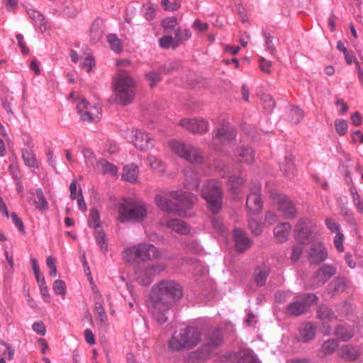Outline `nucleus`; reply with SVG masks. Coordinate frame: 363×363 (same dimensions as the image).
<instances>
[{"label":"nucleus","instance_id":"f257e3e1","mask_svg":"<svg viewBox=\"0 0 363 363\" xmlns=\"http://www.w3.org/2000/svg\"><path fill=\"white\" fill-rule=\"evenodd\" d=\"M182 296V289L173 280H162L152 287L148 310L154 320L163 324L168 320L169 310Z\"/></svg>","mask_w":363,"mask_h":363},{"label":"nucleus","instance_id":"f03ea898","mask_svg":"<svg viewBox=\"0 0 363 363\" xmlns=\"http://www.w3.org/2000/svg\"><path fill=\"white\" fill-rule=\"evenodd\" d=\"M170 196L176 201L173 202L160 194L156 195V205L163 211L177 213L179 216H183L186 211L190 208L196 200L195 194L182 190L170 192Z\"/></svg>","mask_w":363,"mask_h":363},{"label":"nucleus","instance_id":"7ed1b4c3","mask_svg":"<svg viewBox=\"0 0 363 363\" xmlns=\"http://www.w3.org/2000/svg\"><path fill=\"white\" fill-rule=\"evenodd\" d=\"M136 82L126 71L120 70L112 79L114 101L122 106L132 103L135 96Z\"/></svg>","mask_w":363,"mask_h":363},{"label":"nucleus","instance_id":"20e7f679","mask_svg":"<svg viewBox=\"0 0 363 363\" xmlns=\"http://www.w3.org/2000/svg\"><path fill=\"white\" fill-rule=\"evenodd\" d=\"M201 333L196 328L188 326L174 332L168 341V349L172 352L191 350L201 342Z\"/></svg>","mask_w":363,"mask_h":363},{"label":"nucleus","instance_id":"39448f33","mask_svg":"<svg viewBox=\"0 0 363 363\" xmlns=\"http://www.w3.org/2000/svg\"><path fill=\"white\" fill-rule=\"evenodd\" d=\"M118 220L124 222H140L147 217V207L136 199H124L118 206Z\"/></svg>","mask_w":363,"mask_h":363},{"label":"nucleus","instance_id":"423d86ee","mask_svg":"<svg viewBox=\"0 0 363 363\" xmlns=\"http://www.w3.org/2000/svg\"><path fill=\"white\" fill-rule=\"evenodd\" d=\"M295 238L299 243L292 246L290 259L293 262H298L303 252V245L313 243L315 238V234L310 230V221L301 219L298 221L294 230Z\"/></svg>","mask_w":363,"mask_h":363},{"label":"nucleus","instance_id":"0eeeda50","mask_svg":"<svg viewBox=\"0 0 363 363\" xmlns=\"http://www.w3.org/2000/svg\"><path fill=\"white\" fill-rule=\"evenodd\" d=\"M169 147L176 155L191 164H201L203 161L201 151L191 144L172 140L169 142Z\"/></svg>","mask_w":363,"mask_h":363},{"label":"nucleus","instance_id":"6e6552de","mask_svg":"<svg viewBox=\"0 0 363 363\" xmlns=\"http://www.w3.org/2000/svg\"><path fill=\"white\" fill-rule=\"evenodd\" d=\"M222 342V335L220 330L214 328L211 330L208 335V342L201 350L193 351L187 354V359L189 362H194L199 360H205L208 359V355L211 353L212 349L219 346Z\"/></svg>","mask_w":363,"mask_h":363},{"label":"nucleus","instance_id":"1a4fd4ad","mask_svg":"<svg viewBox=\"0 0 363 363\" xmlns=\"http://www.w3.org/2000/svg\"><path fill=\"white\" fill-rule=\"evenodd\" d=\"M201 196L207 201L211 211L217 213L221 209L222 192L218 181L211 180L201 189Z\"/></svg>","mask_w":363,"mask_h":363},{"label":"nucleus","instance_id":"9d476101","mask_svg":"<svg viewBox=\"0 0 363 363\" xmlns=\"http://www.w3.org/2000/svg\"><path fill=\"white\" fill-rule=\"evenodd\" d=\"M76 106L82 121L96 122L101 118V106L99 103H94L91 105L86 99H81L77 103Z\"/></svg>","mask_w":363,"mask_h":363},{"label":"nucleus","instance_id":"9b49d317","mask_svg":"<svg viewBox=\"0 0 363 363\" xmlns=\"http://www.w3.org/2000/svg\"><path fill=\"white\" fill-rule=\"evenodd\" d=\"M318 296L314 294H306L300 296L299 300L294 301L286 308V314L290 316H299L308 312L311 305L317 302Z\"/></svg>","mask_w":363,"mask_h":363},{"label":"nucleus","instance_id":"f8f14e48","mask_svg":"<svg viewBox=\"0 0 363 363\" xmlns=\"http://www.w3.org/2000/svg\"><path fill=\"white\" fill-rule=\"evenodd\" d=\"M271 199L274 203L277 204L278 208L285 218H294L297 215L295 206L286 196L274 193L271 195Z\"/></svg>","mask_w":363,"mask_h":363},{"label":"nucleus","instance_id":"ddd939ff","mask_svg":"<svg viewBox=\"0 0 363 363\" xmlns=\"http://www.w3.org/2000/svg\"><path fill=\"white\" fill-rule=\"evenodd\" d=\"M128 138L137 149L141 151L147 150L151 146V136L142 130L132 129L129 131Z\"/></svg>","mask_w":363,"mask_h":363},{"label":"nucleus","instance_id":"4468645a","mask_svg":"<svg viewBox=\"0 0 363 363\" xmlns=\"http://www.w3.org/2000/svg\"><path fill=\"white\" fill-rule=\"evenodd\" d=\"M235 129L228 124H222L218 128L215 135L213 137V143L216 145L228 146L235 139Z\"/></svg>","mask_w":363,"mask_h":363},{"label":"nucleus","instance_id":"2eb2a0df","mask_svg":"<svg viewBox=\"0 0 363 363\" xmlns=\"http://www.w3.org/2000/svg\"><path fill=\"white\" fill-rule=\"evenodd\" d=\"M307 259L311 264H320L328 257V252L320 242L313 241L307 251Z\"/></svg>","mask_w":363,"mask_h":363},{"label":"nucleus","instance_id":"dca6fc26","mask_svg":"<svg viewBox=\"0 0 363 363\" xmlns=\"http://www.w3.org/2000/svg\"><path fill=\"white\" fill-rule=\"evenodd\" d=\"M260 185L255 184V186H251L250 187V193L247 195V212L250 213L255 214L258 213L261 211L262 207V201L260 198Z\"/></svg>","mask_w":363,"mask_h":363},{"label":"nucleus","instance_id":"f3484780","mask_svg":"<svg viewBox=\"0 0 363 363\" xmlns=\"http://www.w3.org/2000/svg\"><path fill=\"white\" fill-rule=\"evenodd\" d=\"M337 273L335 267L330 264H324L315 273L312 278V286L318 288L327 282L331 277Z\"/></svg>","mask_w":363,"mask_h":363},{"label":"nucleus","instance_id":"a211bd4d","mask_svg":"<svg viewBox=\"0 0 363 363\" xmlns=\"http://www.w3.org/2000/svg\"><path fill=\"white\" fill-rule=\"evenodd\" d=\"M136 247L138 250L139 259L143 262L160 259L162 257L161 250L150 243H141L136 245Z\"/></svg>","mask_w":363,"mask_h":363},{"label":"nucleus","instance_id":"6ab92c4d","mask_svg":"<svg viewBox=\"0 0 363 363\" xmlns=\"http://www.w3.org/2000/svg\"><path fill=\"white\" fill-rule=\"evenodd\" d=\"M180 125L193 133H203L208 130V123L204 119H182Z\"/></svg>","mask_w":363,"mask_h":363},{"label":"nucleus","instance_id":"aec40b11","mask_svg":"<svg viewBox=\"0 0 363 363\" xmlns=\"http://www.w3.org/2000/svg\"><path fill=\"white\" fill-rule=\"evenodd\" d=\"M233 240H235V249L242 252L251 245V240L247 238L245 233L240 228L233 229Z\"/></svg>","mask_w":363,"mask_h":363},{"label":"nucleus","instance_id":"412c9836","mask_svg":"<svg viewBox=\"0 0 363 363\" xmlns=\"http://www.w3.org/2000/svg\"><path fill=\"white\" fill-rule=\"evenodd\" d=\"M339 354L340 358L347 362H354L360 357L359 348L350 344L342 345L340 348Z\"/></svg>","mask_w":363,"mask_h":363},{"label":"nucleus","instance_id":"4be33fe9","mask_svg":"<svg viewBox=\"0 0 363 363\" xmlns=\"http://www.w3.org/2000/svg\"><path fill=\"white\" fill-rule=\"evenodd\" d=\"M29 203L34 205L35 208L40 211H44L48 209V201L43 195L41 188H38L34 192L30 193Z\"/></svg>","mask_w":363,"mask_h":363},{"label":"nucleus","instance_id":"5701e85b","mask_svg":"<svg viewBox=\"0 0 363 363\" xmlns=\"http://www.w3.org/2000/svg\"><path fill=\"white\" fill-rule=\"evenodd\" d=\"M185 181H184V186L191 191H197L199 186V177L196 172L191 169H186L184 171Z\"/></svg>","mask_w":363,"mask_h":363},{"label":"nucleus","instance_id":"b1692460","mask_svg":"<svg viewBox=\"0 0 363 363\" xmlns=\"http://www.w3.org/2000/svg\"><path fill=\"white\" fill-rule=\"evenodd\" d=\"M315 335V326L311 323H304L299 326V340L308 342L313 340Z\"/></svg>","mask_w":363,"mask_h":363},{"label":"nucleus","instance_id":"393cba45","mask_svg":"<svg viewBox=\"0 0 363 363\" xmlns=\"http://www.w3.org/2000/svg\"><path fill=\"white\" fill-rule=\"evenodd\" d=\"M164 224H165V226L169 229H172V230L179 234L187 235L189 233V225L185 222L178 218L168 220Z\"/></svg>","mask_w":363,"mask_h":363},{"label":"nucleus","instance_id":"a878e982","mask_svg":"<svg viewBox=\"0 0 363 363\" xmlns=\"http://www.w3.org/2000/svg\"><path fill=\"white\" fill-rule=\"evenodd\" d=\"M235 156L238 162L251 164L254 161L253 150L247 147L242 146L238 148L237 150H235Z\"/></svg>","mask_w":363,"mask_h":363},{"label":"nucleus","instance_id":"bb28decb","mask_svg":"<svg viewBox=\"0 0 363 363\" xmlns=\"http://www.w3.org/2000/svg\"><path fill=\"white\" fill-rule=\"evenodd\" d=\"M291 231V225L289 223H283L274 228V237L280 243H284L288 240V235Z\"/></svg>","mask_w":363,"mask_h":363},{"label":"nucleus","instance_id":"cd10ccee","mask_svg":"<svg viewBox=\"0 0 363 363\" xmlns=\"http://www.w3.org/2000/svg\"><path fill=\"white\" fill-rule=\"evenodd\" d=\"M335 335L337 339L347 342L350 340L353 335H354V330L350 326H345L344 325H338L335 328Z\"/></svg>","mask_w":363,"mask_h":363},{"label":"nucleus","instance_id":"c85d7f7f","mask_svg":"<svg viewBox=\"0 0 363 363\" xmlns=\"http://www.w3.org/2000/svg\"><path fill=\"white\" fill-rule=\"evenodd\" d=\"M347 281L345 277H337L328 286V290L332 295H337L345 291Z\"/></svg>","mask_w":363,"mask_h":363},{"label":"nucleus","instance_id":"c756f323","mask_svg":"<svg viewBox=\"0 0 363 363\" xmlns=\"http://www.w3.org/2000/svg\"><path fill=\"white\" fill-rule=\"evenodd\" d=\"M94 294H96V303H94V311H96V315H98V320L101 323H105L107 321V315L104 311V308L102 306V296L99 294V289L94 288Z\"/></svg>","mask_w":363,"mask_h":363},{"label":"nucleus","instance_id":"7c9ffc66","mask_svg":"<svg viewBox=\"0 0 363 363\" xmlns=\"http://www.w3.org/2000/svg\"><path fill=\"white\" fill-rule=\"evenodd\" d=\"M121 177L124 181L135 182L138 178V167L133 164L126 165L123 168Z\"/></svg>","mask_w":363,"mask_h":363},{"label":"nucleus","instance_id":"2f4dec72","mask_svg":"<svg viewBox=\"0 0 363 363\" xmlns=\"http://www.w3.org/2000/svg\"><path fill=\"white\" fill-rule=\"evenodd\" d=\"M303 110L298 106H292L289 108V110H288L287 118L288 121L291 122V123L296 125L303 120Z\"/></svg>","mask_w":363,"mask_h":363},{"label":"nucleus","instance_id":"473e14b6","mask_svg":"<svg viewBox=\"0 0 363 363\" xmlns=\"http://www.w3.org/2000/svg\"><path fill=\"white\" fill-rule=\"evenodd\" d=\"M156 274L150 273L149 271L140 268L136 272V276H138V283L142 286H148L152 283V279Z\"/></svg>","mask_w":363,"mask_h":363},{"label":"nucleus","instance_id":"72a5a7b5","mask_svg":"<svg viewBox=\"0 0 363 363\" xmlns=\"http://www.w3.org/2000/svg\"><path fill=\"white\" fill-rule=\"evenodd\" d=\"M106 42H108L111 50L115 53L120 54L122 52V43L116 34L106 35Z\"/></svg>","mask_w":363,"mask_h":363},{"label":"nucleus","instance_id":"f704fd0d","mask_svg":"<svg viewBox=\"0 0 363 363\" xmlns=\"http://www.w3.org/2000/svg\"><path fill=\"white\" fill-rule=\"evenodd\" d=\"M281 171L288 178H291L295 175V165L291 157H285L284 162L281 164Z\"/></svg>","mask_w":363,"mask_h":363},{"label":"nucleus","instance_id":"c9c22d12","mask_svg":"<svg viewBox=\"0 0 363 363\" xmlns=\"http://www.w3.org/2000/svg\"><path fill=\"white\" fill-rule=\"evenodd\" d=\"M350 196H352V203L356 206L357 212L363 216V199L358 193L357 188L352 186L350 188Z\"/></svg>","mask_w":363,"mask_h":363},{"label":"nucleus","instance_id":"e433bc0d","mask_svg":"<svg viewBox=\"0 0 363 363\" xmlns=\"http://www.w3.org/2000/svg\"><path fill=\"white\" fill-rule=\"evenodd\" d=\"M269 275L267 267H258L255 271V281L257 286H264Z\"/></svg>","mask_w":363,"mask_h":363},{"label":"nucleus","instance_id":"4c0bfd02","mask_svg":"<svg viewBox=\"0 0 363 363\" xmlns=\"http://www.w3.org/2000/svg\"><path fill=\"white\" fill-rule=\"evenodd\" d=\"M338 347V342L335 339H329L322 344L320 352L324 355L333 354Z\"/></svg>","mask_w":363,"mask_h":363},{"label":"nucleus","instance_id":"58836bf2","mask_svg":"<svg viewBox=\"0 0 363 363\" xmlns=\"http://www.w3.org/2000/svg\"><path fill=\"white\" fill-rule=\"evenodd\" d=\"M122 257H123V259L128 263H133L135 262L137 259H139V254L136 245L125 248V250L122 252Z\"/></svg>","mask_w":363,"mask_h":363},{"label":"nucleus","instance_id":"ea45409f","mask_svg":"<svg viewBox=\"0 0 363 363\" xmlns=\"http://www.w3.org/2000/svg\"><path fill=\"white\" fill-rule=\"evenodd\" d=\"M98 167L104 174H108L113 177L117 173L116 167L107 162L106 160H99V162H98Z\"/></svg>","mask_w":363,"mask_h":363},{"label":"nucleus","instance_id":"a19ab883","mask_svg":"<svg viewBox=\"0 0 363 363\" xmlns=\"http://www.w3.org/2000/svg\"><path fill=\"white\" fill-rule=\"evenodd\" d=\"M22 158L27 167L34 169L38 168L37 159L32 150H23Z\"/></svg>","mask_w":363,"mask_h":363},{"label":"nucleus","instance_id":"79ce46f5","mask_svg":"<svg viewBox=\"0 0 363 363\" xmlns=\"http://www.w3.org/2000/svg\"><path fill=\"white\" fill-rule=\"evenodd\" d=\"M317 314L318 318L322 320H332L335 318V313L324 305L318 307Z\"/></svg>","mask_w":363,"mask_h":363},{"label":"nucleus","instance_id":"37998d69","mask_svg":"<svg viewBox=\"0 0 363 363\" xmlns=\"http://www.w3.org/2000/svg\"><path fill=\"white\" fill-rule=\"evenodd\" d=\"M235 355L238 358L237 363H259L252 354L248 353L246 351H240L235 353Z\"/></svg>","mask_w":363,"mask_h":363},{"label":"nucleus","instance_id":"c03bdc74","mask_svg":"<svg viewBox=\"0 0 363 363\" xmlns=\"http://www.w3.org/2000/svg\"><path fill=\"white\" fill-rule=\"evenodd\" d=\"M141 10L146 21H152L156 16V8L151 2H148L147 4L143 6Z\"/></svg>","mask_w":363,"mask_h":363},{"label":"nucleus","instance_id":"a18cd8bd","mask_svg":"<svg viewBox=\"0 0 363 363\" xmlns=\"http://www.w3.org/2000/svg\"><path fill=\"white\" fill-rule=\"evenodd\" d=\"M30 262H31L33 272H34V276L35 279H36L37 283H38L39 286L45 285V277L40 272V268L37 264V259L32 257L31 259H30Z\"/></svg>","mask_w":363,"mask_h":363},{"label":"nucleus","instance_id":"49530a36","mask_svg":"<svg viewBox=\"0 0 363 363\" xmlns=\"http://www.w3.org/2000/svg\"><path fill=\"white\" fill-rule=\"evenodd\" d=\"M103 31L96 23H92L91 27V41L93 43H97L101 40Z\"/></svg>","mask_w":363,"mask_h":363},{"label":"nucleus","instance_id":"de8ad7c7","mask_svg":"<svg viewBox=\"0 0 363 363\" xmlns=\"http://www.w3.org/2000/svg\"><path fill=\"white\" fill-rule=\"evenodd\" d=\"M243 184V179L238 176H230V179H228V186L230 189L235 191V198H238V193L236 192V189H238L241 185Z\"/></svg>","mask_w":363,"mask_h":363},{"label":"nucleus","instance_id":"09e8293b","mask_svg":"<svg viewBox=\"0 0 363 363\" xmlns=\"http://www.w3.org/2000/svg\"><path fill=\"white\" fill-rule=\"evenodd\" d=\"M147 160L149 166H150L152 169L159 172H164V164H162V162L159 160L156 156L150 155L148 156Z\"/></svg>","mask_w":363,"mask_h":363},{"label":"nucleus","instance_id":"8fccbe9b","mask_svg":"<svg viewBox=\"0 0 363 363\" xmlns=\"http://www.w3.org/2000/svg\"><path fill=\"white\" fill-rule=\"evenodd\" d=\"M89 226L94 228H99L100 226L99 213L96 209H92L91 213H89Z\"/></svg>","mask_w":363,"mask_h":363},{"label":"nucleus","instance_id":"3c124183","mask_svg":"<svg viewBox=\"0 0 363 363\" xmlns=\"http://www.w3.org/2000/svg\"><path fill=\"white\" fill-rule=\"evenodd\" d=\"M146 79L149 82V86L153 88L161 81L160 73L155 71H150L145 74Z\"/></svg>","mask_w":363,"mask_h":363},{"label":"nucleus","instance_id":"603ef678","mask_svg":"<svg viewBox=\"0 0 363 363\" xmlns=\"http://www.w3.org/2000/svg\"><path fill=\"white\" fill-rule=\"evenodd\" d=\"M161 26L166 31L174 30L176 28L177 18L175 17L164 18L161 21Z\"/></svg>","mask_w":363,"mask_h":363},{"label":"nucleus","instance_id":"864d4df0","mask_svg":"<svg viewBox=\"0 0 363 363\" xmlns=\"http://www.w3.org/2000/svg\"><path fill=\"white\" fill-rule=\"evenodd\" d=\"M96 237V242H98L99 247H101L102 252H106L107 250V240L105 238L104 233L99 230L94 234Z\"/></svg>","mask_w":363,"mask_h":363},{"label":"nucleus","instance_id":"5fc2aeb1","mask_svg":"<svg viewBox=\"0 0 363 363\" xmlns=\"http://www.w3.org/2000/svg\"><path fill=\"white\" fill-rule=\"evenodd\" d=\"M52 290H54L55 294L65 296V281L61 279L55 280L54 284H52Z\"/></svg>","mask_w":363,"mask_h":363},{"label":"nucleus","instance_id":"6e6d98bb","mask_svg":"<svg viewBox=\"0 0 363 363\" xmlns=\"http://www.w3.org/2000/svg\"><path fill=\"white\" fill-rule=\"evenodd\" d=\"M191 36V32L187 29L181 30L176 29L175 38L179 42H184L188 40Z\"/></svg>","mask_w":363,"mask_h":363},{"label":"nucleus","instance_id":"4d7b16f0","mask_svg":"<svg viewBox=\"0 0 363 363\" xmlns=\"http://www.w3.org/2000/svg\"><path fill=\"white\" fill-rule=\"evenodd\" d=\"M335 128H336L337 134L345 135L347 130V122L345 120L337 119L335 121Z\"/></svg>","mask_w":363,"mask_h":363},{"label":"nucleus","instance_id":"13d9d810","mask_svg":"<svg viewBox=\"0 0 363 363\" xmlns=\"http://www.w3.org/2000/svg\"><path fill=\"white\" fill-rule=\"evenodd\" d=\"M143 269L149 271L150 273H155L156 274L163 272L166 269V264L160 262L157 264H149Z\"/></svg>","mask_w":363,"mask_h":363},{"label":"nucleus","instance_id":"bf43d9fd","mask_svg":"<svg viewBox=\"0 0 363 363\" xmlns=\"http://www.w3.org/2000/svg\"><path fill=\"white\" fill-rule=\"evenodd\" d=\"M95 66L94 58L91 55H88L82 60V68L87 72H89Z\"/></svg>","mask_w":363,"mask_h":363},{"label":"nucleus","instance_id":"052dcab7","mask_svg":"<svg viewBox=\"0 0 363 363\" xmlns=\"http://www.w3.org/2000/svg\"><path fill=\"white\" fill-rule=\"evenodd\" d=\"M325 223H326V226L330 232L334 233H340V225L335 219L328 217L326 220H325Z\"/></svg>","mask_w":363,"mask_h":363},{"label":"nucleus","instance_id":"680f3d73","mask_svg":"<svg viewBox=\"0 0 363 363\" xmlns=\"http://www.w3.org/2000/svg\"><path fill=\"white\" fill-rule=\"evenodd\" d=\"M161 6L166 11H175L179 8V2L174 1L171 3L169 0H161Z\"/></svg>","mask_w":363,"mask_h":363},{"label":"nucleus","instance_id":"e2e57ef3","mask_svg":"<svg viewBox=\"0 0 363 363\" xmlns=\"http://www.w3.org/2000/svg\"><path fill=\"white\" fill-rule=\"evenodd\" d=\"M237 361H238V358L235 353H231L220 356L218 363H236Z\"/></svg>","mask_w":363,"mask_h":363},{"label":"nucleus","instance_id":"0e129e2a","mask_svg":"<svg viewBox=\"0 0 363 363\" xmlns=\"http://www.w3.org/2000/svg\"><path fill=\"white\" fill-rule=\"evenodd\" d=\"M248 226H250V229L251 233L255 234V235H260L262 233V227L258 222L255 219H250L248 220Z\"/></svg>","mask_w":363,"mask_h":363},{"label":"nucleus","instance_id":"69168bd1","mask_svg":"<svg viewBox=\"0 0 363 363\" xmlns=\"http://www.w3.org/2000/svg\"><path fill=\"white\" fill-rule=\"evenodd\" d=\"M181 67L178 61L168 62L162 67V70L167 72L177 71Z\"/></svg>","mask_w":363,"mask_h":363},{"label":"nucleus","instance_id":"338daca9","mask_svg":"<svg viewBox=\"0 0 363 363\" xmlns=\"http://www.w3.org/2000/svg\"><path fill=\"white\" fill-rule=\"evenodd\" d=\"M261 101H262L263 106H264V108L267 109V111H271L275 106V102L269 95L262 96Z\"/></svg>","mask_w":363,"mask_h":363},{"label":"nucleus","instance_id":"774afa93","mask_svg":"<svg viewBox=\"0 0 363 363\" xmlns=\"http://www.w3.org/2000/svg\"><path fill=\"white\" fill-rule=\"evenodd\" d=\"M343 234L341 233H337L334 238L335 247L340 252L343 251Z\"/></svg>","mask_w":363,"mask_h":363}]
</instances>
